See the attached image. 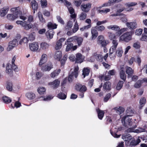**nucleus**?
<instances>
[{
	"instance_id": "f257e3e1",
	"label": "nucleus",
	"mask_w": 147,
	"mask_h": 147,
	"mask_svg": "<svg viewBox=\"0 0 147 147\" xmlns=\"http://www.w3.org/2000/svg\"><path fill=\"white\" fill-rule=\"evenodd\" d=\"M11 10L13 14H8L7 16L8 19L13 20L20 17L23 20H17L16 22L17 24L20 25L26 30H28L32 27V24H28L27 21H25L27 18L26 16L22 15V9L20 7L12 8L11 9Z\"/></svg>"
},
{
	"instance_id": "f03ea898",
	"label": "nucleus",
	"mask_w": 147,
	"mask_h": 147,
	"mask_svg": "<svg viewBox=\"0 0 147 147\" xmlns=\"http://www.w3.org/2000/svg\"><path fill=\"white\" fill-rule=\"evenodd\" d=\"M127 115L124 116L121 119L123 125L127 127V125L130 126L132 125L134 123L132 122L131 118H130L129 117L131 116L134 113L133 111L130 107H128L126 111Z\"/></svg>"
},
{
	"instance_id": "7ed1b4c3",
	"label": "nucleus",
	"mask_w": 147,
	"mask_h": 147,
	"mask_svg": "<svg viewBox=\"0 0 147 147\" xmlns=\"http://www.w3.org/2000/svg\"><path fill=\"white\" fill-rule=\"evenodd\" d=\"M132 33L131 32H127L123 34L119 37V41L127 42L132 39Z\"/></svg>"
},
{
	"instance_id": "20e7f679",
	"label": "nucleus",
	"mask_w": 147,
	"mask_h": 147,
	"mask_svg": "<svg viewBox=\"0 0 147 147\" xmlns=\"http://www.w3.org/2000/svg\"><path fill=\"white\" fill-rule=\"evenodd\" d=\"M76 90L80 92L79 95L81 98H83L84 97V92L87 90V88L84 85H82L81 84L78 83L75 86Z\"/></svg>"
},
{
	"instance_id": "39448f33",
	"label": "nucleus",
	"mask_w": 147,
	"mask_h": 147,
	"mask_svg": "<svg viewBox=\"0 0 147 147\" xmlns=\"http://www.w3.org/2000/svg\"><path fill=\"white\" fill-rule=\"evenodd\" d=\"M137 126L136 125H135L133 127L127 129L125 131L127 133L134 132L138 133L145 131L146 130L145 129L140 127L135 129V128L137 127Z\"/></svg>"
},
{
	"instance_id": "423d86ee",
	"label": "nucleus",
	"mask_w": 147,
	"mask_h": 147,
	"mask_svg": "<svg viewBox=\"0 0 147 147\" xmlns=\"http://www.w3.org/2000/svg\"><path fill=\"white\" fill-rule=\"evenodd\" d=\"M78 70L79 68L78 66L75 67L74 71L71 72V74L69 75L68 80L69 82L72 81V78L74 76L75 78L77 77L78 75Z\"/></svg>"
},
{
	"instance_id": "0eeeda50",
	"label": "nucleus",
	"mask_w": 147,
	"mask_h": 147,
	"mask_svg": "<svg viewBox=\"0 0 147 147\" xmlns=\"http://www.w3.org/2000/svg\"><path fill=\"white\" fill-rule=\"evenodd\" d=\"M91 6L92 4L90 3H87L86 4H82L80 6V8L83 12L87 13L90 11Z\"/></svg>"
},
{
	"instance_id": "6e6552de",
	"label": "nucleus",
	"mask_w": 147,
	"mask_h": 147,
	"mask_svg": "<svg viewBox=\"0 0 147 147\" xmlns=\"http://www.w3.org/2000/svg\"><path fill=\"white\" fill-rule=\"evenodd\" d=\"M30 49L32 51L36 52L38 49L39 45L37 42H34L29 44Z\"/></svg>"
},
{
	"instance_id": "1a4fd4ad",
	"label": "nucleus",
	"mask_w": 147,
	"mask_h": 147,
	"mask_svg": "<svg viewBox=\"0 0 147 147\" xmlns=\"http://www.w3.org/2000/svg\"><path fill=\"white\" fill-rule=\"evenodd\" d=\"M53 68V65L51 63H48L47 64L42 66L41 70L43 71H49Z\"/></svg>"
},
{
	"instance_id": "9d476101",
	"label": "nucleus",
	"mask_w": 147,
	"mask_h": 147,
	"mask_svg": "<svg viewBox=\"0 0 147 147\" xmlns=\"http://www.w3.org/2000/svg\"><path fill=\"white\" fill-rule=\"evenodd\" d=\"M84 57L81 53H78L76 55L75 62L77 63H81L83 62Z\"/></svg>"
},
{
	"instance_id": "9b49d317",
	"label": "nucleus",
	"mask_w": 147,
	"mask_h": 147,
	"mask_svg": "<svg viewBox=\"0 0 147 147\" xmlns=\"http://www.w3.org/2000/svg\"><path fill=\"white\" fill-rule=\"evenodd\" d=\"M65 40V38H61L59 40H57L56 42V45L55 48L56 50L60 49L62 47V43Z\"/></svg>"
},
{
	"instance_id": "f8f14e48",
	"label": "nucleus",
	"mask_w": 147,
	"mask_h": 147,
	"mask_svg": "<svg viewBox=\"0 0 147 147\" xmlns=\"http://www.w3.org/2000/svg\"><path fill=\"white\" fill-rule=\"evenodd\" d=\"M47 59V57L46 54H43L40 59L39 63V65L41 66L43 64L46 62Z\"/></svg>"
},
{
	"instance_id": "ddd939ff",
	"label": "nucleus",
	"mask_w": 147,
	"mask_h": 147,
	"mask_svg": "<svg viewBox=\"0 0 147 147\" xmlns=\"http://www.w3.org/2000/svg\"><path fill=\"white\" fill-rule=\"evenodd\" d=\"M122 1V0H109L108 2L102 4V7L109 6L115 3H118Z\"/></svg>"
},
{
	"instance_id": "4468645a",
	"label": "nucleus",
	"mask_w": 147,
	"mask_h": 147,
	"mask_svg": "<svg viewBox=\"0 0 147 147\" xmlns=\"http://www.w3.org/2000/svg\"><path fill=\"white\" fill-rule=\"evenodd\" d=\"M9 7L6 6L1 9L0 11V15L1 17H4L7 13L9 10Z\"/></svg>"
},
{
	"instance_id": "2eb2a0df",
	"label": "nucleus",
	"mask_w": 147,
	"mask_h": 147,
	"mask_svg": "<svg viewBox=\"0 0 147 147\" xmlns=\"http://www.w3.org/2000/svg\"><path fill=\"white\" fill-rule=\"evenodd\" d=\"M60 81L58 80H56L52 82H49L48 83L49 86H51L54 88H56L59 86Z\"/></svg>"
},
{
	"instance_id": "dca6fc26",
	"label": "nucleus",
	"mask_w": 147,
	"mask_h": 147,
	"mask_svg": "<svg viewBox=\"0 0 147 147\" xmlns=\"http://www.w3.org/2000/svg\"><path fill=\"white\" fill-rule=\"evenodd\" d=\"M13 70L12 66L10 64H8L6 67V72L10 76L13 75Z\"/></svg>"
},
{
	"instance_id": "f3484780",
	"label": "nucleus",
	"mask_w": 147,
	"mask_h": 147,
	"mask_svg": "<svg viewBox=\"0 0 147 147\" xmlns=\"http://www.w3.org/2000/svg\"><path fill=\"white\" fill-rule=\"evenodd\" d=\"M127 27L131 30L135 29L137 28V24L135 22H127L126 23Z\"/></svg>"
},
{
	"instance_id": "a211bd4d",
	"label": "nucleus",
	"mask_w": 147,
	"mask_h": 147,
	"mask_svg": "<svg viewBox=\"0 0 147 147\" xmlns=\"http://www.w3.org/2000/svg\"><path fill=\"white\" fill-rule=\"evenodd\" d=\"M54 32L53 30H49L46 33V36L48 39L50 40L53 38Z\"/></svg>"
},
{
	"instance_id": "6ab92c4d",
	"label": "nucleus",
	"mask_w": 147,
	"mask_h": 147,
	"mask_svg": "<svg viewBox=\"0 0 147 147\" xmlns=\"http://www.w3.org/2000/svg\"><path fill=\"white\" fill-rule=\"evenodd\" d=\"M112 46L110 48V50L111 52H114L115 51L116 49L117 48L118 43L117 40H113L112 41Z\"/></svg>"
},
{
	"instance_id": "aec40b11",
	"label": "nucleus",
	"mask_w": 147,
	"mask_h": 147,
	"mask_svg": "<svg viewBox=\"0 0 147 147\" xmlns=\"http://www.w3.org/2000/svg\"><path fill=\"white\" fill-rule=\"evenodd\" d=\"M117 114L120 115L123 113L125 111V109L123 107H116L113 109Z\"/></svg>"
},
{
	"instance_id": "412c9836",
	"label": "nucleus",
	"mask_w": 147,
	"mask_h": 147,
	"mask_svg": "<svg viewBox=\"0 0 147 147\" xmlns=\"http://www.w3.org/2000/svg\"><path fill=\"white\" fill-rule=\"evenodd\" d=\"M57 25L56 24L53 23L51 22L48 23L47 26L49 30H53L56 29L57 28Z\"/></svg>"
},
{
	"instance_id": "4be33fe9",
	"label": "nucleus",
	"mask_w": 147,
	"mask_h": 147,
	"mask_svg": "<svg viewBox=\"0 0 147 147\" xmlns=\"http://www.w3.org/2000/svg\"><path fill=\"white\" fill-rule=\"evenodd\" d=\"M126 72L128 74V78L131 77L133 73V70L130 67L127 66L126 67Z\"/></svg>"
},
{
	"instance_id": "5701e85b",
	"label": "nucleus",
	"mask_w": 147,
	"mask_h": 147,
	"mask_svg": "<svg viewBox=\"0 0 147 147\" xmlns=\"http://www.w3.org/2000/svg\"><path fill=\"white\" fill-rule=\"evenodd\" d=\"M91 33L92 34V39L93 40L96 38L98 35L97 30L94 28L91 29Z\"/></svg>"
},
{
	"instance_id": "b1692460",
	"label": "nucleus",
	"mask_w": 147,
	"mask_h": 147,
	"mask_svg": "<svg viewBox=\"0 0 147 147\" xmlns=\"http://www.w3.org/2000/svg\"><path fill=\"white\" fill-rule=\"evenodd\" d=\"M96 111L98 118L100 120L102 119L105 113L104 111L100 110L99 109H96Z\"/></svg>"
},
{
	"instance_id": "393cba45",
	"label": "nucleus",
	"mask_w": 147,
	"mask_h": 147,
	"mask_svg": "<svg viewBox=\"0 0 147 147\" xmlns=\"http://www.w3.org/2000/svg\"><path fill=\"white\" fill-rule=\"evenodd\" d=\"M119 74L121 78L123 80L125 81L126 79V76L123 68H121Z\"/></svg>"
},
{
	"instance_id": "a878e982",
	"label": "nucleus",
	"mask_w": 147,
	"mask_h": 147,
	"mask_svg": "<svg viewBox=\"0 0 147 147\" xmlns=\"http://www.w3.org/2000/svg\"><path fill=\"white\" fill-rule=\"evenodd\" d=\"M128 30L127 28H123L117 30L118 31L115 33V35L116 36H120L124 32L127 31Z\"/></svg>"
},
{
	"instance_id": "bb28decb",
	"label": "nucleus",
	"mask_w": 147,
	"mask_h": 147,
	"mask_svg": "<svg viewBox=\"0 0 147 147\" xmlns=\"http://www.w3.org/2000/svg\"><path fill=\"white\" fill-rule=\"evenodd\" d=\"M111 83L109 81L106 82L103 86L104 89L107 90H110L111 88Z\"/></svg>"
},
{
	"instance_id": "cd10ccee",
	"label": "nucleus",
	"mask_w": 147,
	"mask_h": 147,
	"mask_svg": "<svg viewBox=\"0 0 147 147\" xmlns=\"http://www.w3.org/2000/svg\"><path fill=\"white\" fill-rule=\"evenodd\" d=\"M90 72V69L89 67L84 68L83 70L82 76L83 78L85 76H88Z\"/></svg>"
},
{
	"instance_id": "c85d7f7f",
	"label": "nucleus",
	"mask_w": 147,
	"mask_h": 147,
	"mask_svg": "<svg viewBox=\"0 0 147 147\" xmlns=\"http://www.w3.org/2000/svg\"><path fill=\"white\" fill-rule=\"evenodd\" d=\"M62 56V53L61 51H57L55 53L54 58L58 60H60Z\"/></svg>"
},
{
	"instance_id": "c756f323",
	"label": "nucleus",
	"mask_w": 147,
	"mask_h": 147,
	"mask_svg": "<svg viewBox=\"0 0 147 147\" xmlns=\"http://www.w3.org/2000/svg\"><path fill=\"white\" fill-rule=\"evenodd\" d=\"M16 59V57L15 56H14L12 59V65H11L12 66V69H13V70L17 71L18 68L17 66L16 65L14 64V62Z\"/></svg>"
},
{
	"instance_id": "7c9ffc66",
	"label": "nucleus",
	"mask_w": 147,
	"mask_h": 147,
	"mask_svg": "<svg viewBox=\"0 0 147 147\" xmlns=\"http://www.w3.org/2000/svg\"><path fill=\"white\" fill-rule=\"evenodd\" d=\"M107 28L109 29H111L112 30L117 31L119 30V27L115 25H111L108 26L107 27Z\"/></svg>"
},
{
	"instance_id": "2f4dec72",
	"label": "nucleus",
	"mask_w": 147,
	"mask_h": 147,
	"mask_svg": "<svg viewBox=\"0 0 147 147\" xmlns=\"http://www.w3.org/2000/svg\"><path fill=\"white\" fill-rule=\"evenodd\" d=\"M140 142V140L139 138L138 139L136 140L132 139L130 142V145L132 146H136Z\"/></svg>"
},
{
	"instance_id": "473e14b6",
	"label": "nucleus",
	"mask_w": 147,
	"mask_h": 147,
	"mask_svg": "<svg viewBox=\"0 0 147 147\" xmlns=\"http://www.w3.org/2000/svg\"><path fill=\"white\" fill-rule=\"evenodd\" d=\"M76 41L77 42V43L78 45V47L80 46L83 40V39L82 37H78L76 36Z\"/></svg>"
},
{
	"instance_id": "72a5a7b5",
	"label": "nucleus",
	"mask_w": 147,
	"mask_h": 147,
	"mask_svg": "<svg viewBox=\"0 0 147 147\" xmlns=\"http://www.w3.org/2000/svg\"><path fill=\"white\" fill-rule=\"evenodd\" d=\"M31 5L32 9L34 10H36L38 7V5L37 2L35 0L31 1Z\"/></svg>"
},
{
	"instance_id": "f704fd0d",
	"label": "nucleus",
	"mask_w": 147,
	"mask_h": 147,
	"mask_svg": "<svg viewBox=\"0 0 147 147\" xmlns=\"http://www.w3.org/2000/svg\"><path fill=\"white\" fill-rule=\"evenodd\" d=\"M26 97L30 100L33 99L36 96L35 94L32 92L26 93Z\"/></svg>"
},
{
	"instance_id": "c9c22d12",
	"label": "nucleus",
	"mask_w": 147,
	"mask_h": 147,
	"mask_svg": "<svg viewBox=\"0 0 147 147\" xmlns=\"http://www.w3.org/2000/svg\"><path fill=\"white\" fill-rule=\"evenodd\" d=\"M79 19L80 20H84L86 19L87 17V14L86 12H82L79 15Z\"/></svg>"
},
{
	"instance_id": "e433bc0d",
	"label": "nucleus",
	"mask_w": 147,
	"mask_h": 147,
	"mask_svg": "<svg viewBox=\"0 0 147 147\" xmlns=\"http://www.w3.org/2000/svg\"><path fill=\"white\" fill-rule=\"evenodd\" d=\"M61 70L59 69L56 70L52 72L51 74V77L53 78L58 75L60 72Z\"/></svg>"
},
{
	"instance_id": "4c0bfd02",
	"label": "nucleus",
	"mask_w": 147,
	"mask_h": 147,
	"mask_svg": "<svg viewBox=\"0 0 147 147\" xmlns=\"http://www.w3.org/2000/svg\"><path fill=\"white\" fill-rule=\"evenodd\" d=\"M61 70L59 69L56 70L52 72L51 74V77L53 78L58 75L60 72Z\"/></svg>"
},
{
	"instance_id": "58836bf2",
	"label": "nucleus",
	"mask_w": 147,
	"mask_h": 147,
	"mask_svg": "<svg viewBox=\"0 0 147 147\" xmlns=\"http://www.w3.org/2000/svg\"><path fill=\"white\" fill-rule=\"evenodd\" d=\"M146 102V99L144 98H141L140 100V109H141L142 107L144 106Z\"/></svg>"
},
{
	"instance_id": "ea45409f",
	"label": "nucleus",
	"mask_w": 147,
	"mask_h": 147,
	"mask_svg": "<svg viewBox=\"0 0 147 147\" xmlns=\"http://www.w3.org/2000/svg\"><path fill=\"white\" fill-rule=\"evenodd\" d=\"M117 13H121L124 10L125 8L123 5L120 4H118L117 6Z\"/></svg>"
},
{
	"instance_id": "a19ab883",
	"label": "nucleus",
	"mask_w": 147,
	"mask_h": 147,
	"mask_svg": "<svg viewBox=\"0 0 147 147\" xmlns=\"http://www.w3.org/2000/svg\"><path fill=\"white\" fill-rule=\"evenodd\" d=\"M123 53V50L121 47L118 48L116 52V55L118 57H121Z\"/></svg>"
},
{
	"instance_id": "79ce46f5",
	"label": "nucleus",
	"mask_w": 147,
	"mask_h": 147,
	"mask_svg": "<svg viewBox=\"0 0 147 147\" xmlns=\"http://www.w3.org/2000/svg\"><path fill=\"white\" fill-rule=\"evenodd\" d=\"M122 138L125 141H128L132 139V136L130 135L124 134L122 136Z\"/></svg>"
},
{
	"instance_id": "37998d69",
	"label": "nucleus",
	"mask_w": 147,
	"mask_h": 147,
	"mask_svg": "<svg viewBox=\"0 0 147 147\" xmlns=\"http://www.w3.org/2000/svg\"><path fill=\"white\" fill-rule=\"evenodd\" d=\"M38 17L40 21L42 23H45V20L43 18L41 12H39L38 13Z\"/></svg>"
},
{
	"instance_id": "c03bdc74",
	"label": "nucleus",
	"mask_w": 147,
	"mask_h": 147,
	"mask_svg": "<svg viewBox=\"0 0 147 147\" xmlns=\"http://www.w3.org/2000/svg\"><path fill=\"white\" fill-rule=\"evenodd\" d=\"M73 26V23L71 21H69L67 23V25L65 27V29L66 30H70Z\"/></svg>"
},
{
	"instance_id": "a18cd8bd",
	"label": "nucleus",
	"mask_w": 147,
	"mask_h": 147,
	"mask_svg": "<svg viewBox=\"0 0 147 147\" xmlns=\"http://www.w3.org/2000/svg\"><path fill=\"white\" fill-rule=\"evenodd\" d=\"M46 90V88L44 87H39L37 89L38 93L40 94H44V93L45 92Z\"/></svg>"
},
{
	"instance_id": "49530a36",
	"label": "nucleus",
	"mask_w": 147,
	"mask_h": 147,
	"mask_svg": "<svg viewBox=\"0 0 147 147\" xmlns=\"http://www.w3.org/2000/svg\"><path fill=\"white\" fill-rule=\"evenodd\" d=\"M2 99L3 101L6 103H9L11 101V99L7 96L3 97Z\"/></svg>"
},
{
	"instance_id": "de8ad7c7",
	"label": "nucleus",
	"mask_w": 147,
	"mask_h": 147,
	"mask_svg": "<svg viewBox=\"0 0 147 147\" xmlns=\"http://www.w3.org/2000/svg\"><path fill=\"white\" fill-rule=\"evenodd\" d=\"M67 45L66 48V51L67 52L69 51H70L72 50V48L73 45V44L72 43H68L65 44Z\"/></svg>"
},
{
	"instance_id": "09e8293b",
	"label": "nucleus",
	"mask_w": 147,
	"mask_h": 147,
	"mask_svg": "<svg viewBox=\"0 0 147 147\" xmlns=\"http://www.w3.org/2000/svg\"><path fill=\"white\" fill-rule=\"evenodd\" d=\"M57 96L59 98L63 100L65 99L66 98V95L62 92L59 93Z\"/></svg>"
},
{
	"instance_id": "8fccbe9b",
	"label": "nucleus",
	"mask_w": 147,
	"mask_h": 147,
	"mask_svg": "<svg viewBox=\"0 0 147 147\" xmlns=\"http://www.w3.org/2000/svg\"><path fill=\"white\" fill-rule=\"evenodd\" d=\"M76 36H74L67 39V41L65 42V44H67L68 42H74L76 41Z\"/></svg>"
},
{
	"instance_id": "3c124183",
	"label": "nucleus",
	"mask_w": 147,
	"mask_h": 147,
	"mask_svg": "<svg viewBox=\"0 0 147 147\" xmlns=\"http://www.w3.org/2000/svg\"><path fill=\"white\" fill-rule=\"evenodd\" d=\"M28 41V38L26 37H24L20 40L19 42V43L20 45H22L23 44L27 43Z\"/></svg>"
},
{
	"instance_id": "603ef678",
	"label": "nucleus",
	"mask_w": 147,
	"mask_h": 147,
	"mask_svg": "<svg viewBox=\"0 0 147 147\" xmlns=\"http://www.w3.org/2000/svg\"><path fill=\"white\" fill-rule=\"evenodd\" d=\"M143 83L142 80H138L134 85V87L136 88L140 87Z\"/></svg>"
},
{
	"instance_id": "864d4df0",
	"label": "nucleus",
	"mask_w": 147,
	"mask_h": 147,
	"mask_svg": "<svg viewBox=\"0 0 147 147\" xmlns=\"http://www.w3.org/2000/svg\"><path fill=\"white\" fill-rule=\"evenodd\" d=\"M94 57L97 60L99 61H102L103 58V56L99 54H96L94 55Z\"/></svg>"
},
{
	"instance_id": "5fc2aeb1",
	"label": "nucleus",
	"mask_w": 147,
	"mask_h": 147,
	"mask_svg": "<svg viewBox=\"0 0 147 147\" xmlns=\"http://www.w3.org/2000/svg\"><path fill=\"white\" fill-rule=\"evenodd\" d=\"M110 9L109 8H106L101 10H98V12L101 14H106L110 12Z\"/></svg>"
},
{
	"instance_id": "6e6d98bb",
	"label": "nucleus",
	"mask_w": 147,
	"mask_h": 147,
	"mask_svg": "<svg viewBox=\"0 0 147 147\" xmlns=\"http://www.w3.org/2000/svg\"><path fill=\"white\" fill-rule=\"evenodd\" d=\"M123 83L124 82L123 81H119L116 87V89L117 90H120L122 88Z\"/></svg>"
},
{
	"instance_id": "4d7b16f0",
	"label": "nucleus",
	"mask_w": 147,
	"mask_h": 147,
	"mask_svg": "<svg viewBox=\"0 0 147 147\" xmlns=\"http://www.w3.org/2000/svg\"><path fill=\"white\" fill-rule=\"evenodd\" d=\"M78 26L77 21H76L74 25L73 28L72 30V32L73 33H76L78 30Z\"/></svg>"
},
{
	"instance_id": "13d9d810",
	"label": "nucleus",
	"mask_w": 147,
	"mask_h": 147,
	"mask_svg": "<svg viewBox=\"0 0 147 147\" xmlns=\"http://www.w3.org/2000/svg\"><path fill=\"white\" fill-rule=\"evenodd\" d=\"M95 28L98 31L102 32L105 29V27L103 25L97 26H95Z\"/></svg>"
},
{
	"instance_id": "bf43d9fd",
	"label": "nucleus",
	"mask_w": 147,
	"mask_h": 147,
	"mask_svg": "<svg viewBox=\"0 0 147 147\" xmlns=\"http://www.w3.org/2000/svg\"><path fill=\"white\" fill-rule=\"evenodd\" d=\"M49 45L45 42L42 43L40 44V47L43 50H45L47 49L49 47Z\"/></svg>"
},
{
	"instance_id": "052dcab7",
	"label": "nucleus",
	"mask_w": 147,
	"mask_h": 147,
	"mask_svg": "<svg viewBox=\"0 0 147 147\" xmlns=\"http://www.w3.org/2000/svg\"><path fill=\"white\" fill-rule=\"evenodd\" d=\"M91 22H92L90 18L87 19L85 21V23H86V24H88L86 26H89V27H88V28H90L92 26Z\"/></svg>"
},
{
	"instance_id": "680f3d73",
	"label": "nucleus",
	"mask_w": 147,
	"mask_h": 147,
	"mask_svg": "<svg viewBox=\"0 0 147 147\" xmlns=\"http://www.w3.org/2000/svg\"><path fill=\"white\" fill-rule=\"evenodd\" d=\"M6 88L9 91H11L13 89L12 83L11 82H8L7 84Z\"/></svg>"
},
{
	"instance_id": "e2e57ef3",
	"label": "nucleus",
	"mask_w": 147,
	"mask_h": 147,
	"mask_svg": "<svg viewBox=\"0 0 147 147\" xmlns=\"http://www.w3.org/2000/svg\"><path fill=\"white\" fill-rule=\"evenodd\" d=\"M108 34L109 38L111 40H113L116 38L115 34L111 32H109Z\"/></svg>"
},
{
	"instance_id": "0e129e2a",
	"label": "nucleus",
	"mask_w": 147,
	"mask_h": 147,
	"mask_svg": "<svg viewBox=\"0 0 147 147\" xmlns=\"http://www.w3.org/2000/svg\"><path fill=\"white\" fill-rule=\"evenodd\" d=\"M21 106V104L18 101H16L15 102L14 106H13L12 104L11 105V107L13 109L15 107L18 108L19 107Z\"/></svg>"
},
{
	"instance_id": "69168bd1",
	"label": "nucleus",
	"mask_w": 147,
	"mask_h": 147,
	"mask_svg": "<svg viewBox=\"0 0 147 147\" xmlns=\"http://www.w3.org/2000/svg\"><path fill=\"white\" fill-rule=\"evenodd\" d=\"M137 4V3L135 2H130L127 3L125 5L127 7H132L135 6Z\"/></svg>"
},
{
	"instance_id": "338daca9",
	"label": "nucleus",
	"mask_w": 147,
	"mask_h": 147,
	"mask_svg": "<svg viewBox=\"0 0 147 147\" xmlns=\"http://www.w3.org/2000/svg\"><path fill=\"white\" fill-rule=\"evenodd\" d=\"M9 42L10 43V44L12 45L15 47L18 45V41L16 39H13L12 41H10Z\"/></svg>"
},
{
	"instance_id": "774afa93",
	"label": "nucleus",
	"mask_w": 147,
	"mask_h": 147,
	"mask_svg": "<svg viewBox=\"0 0 147 147\" xmlns=\"http://www.w3.org/2000/svg\"><path fill=\"white\" fill-rule=\"evenodd\" d=\"M35 34L34 32H33L31 33L29 36V39L30 40H33L35 38Z\"/></svg>"
}]
</instances>
